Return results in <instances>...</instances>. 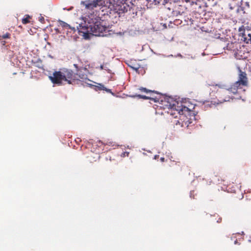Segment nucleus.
<instances>
[{
	"label": "nucleus",
	"instance_id": "5701e85b",
	"mask_svg": "<svg viewBox=\"0 0 251 251\" xmlns=\"http://www.w3.org/2000/svg\"><path fill=\"white\" fill-rule=\"evenodd\" d=\"M44 18L43 17H42L41 19H40V21L42 22V21H44Z\"/></svg>",
	"mask_w": 251,
	"mask_h": 251
},
{
	"label": "nucleus",
	"instance_id": "f3484780",
	"mask_svg": "<svg viewBox=\"0 0 251 251\" xmlns=\"http://www.w3.org/2000/svg\"><path fill=\"white\" fill-rule=\"evenodd\" d=\"M74 66L75 67V68L76 69V71L78 72V71L80 70V68L79 67L78 65L75 64H74Z\"/></svg>",
	"mask_w": 251,
	"mask_h": 251
},
{
	"label": "nucleus",
	"instance_id": "6e6552de",
	"mask_svg": "<svg viewBox=\"0 0 251 251\" xmlns=\"http://www.w3.org/2000/svg\"><path fill=\"white\" fill-rule=\"evenodd\" d=\"M230 94H227L226 95H225L223 93V91L219 94V98L221 99V102L223 101H228L230 100L231 98V96L229 95Z\"/></svg>",
	"mask_w": 251,
	"mask_h": 251
},
{
	"label": "nucleus",
	"instance_id": "b1692460",
	"mask_svg": "<svg viewBox=\"0 0 251 251\" xmlns=\"http://www.w3.org/2000/svg\"><path fill=\"white\" fill-rule=\"evenodd\" d=\"M237 243V240H236V241L234 242V243H235V244H236Z\"/></svg>",
	"mask_w": 251,
	"mask_h": 251
},
{
	"label": "nucleus",
	"instance_id": "4468645a",
	"mask_svg": "<svg viewBox=\"0 0 251 251\" xmlns=\"http://www.w3.org/2000/svg\"><path fill=\"white\" fill-rule=\"evenodd\" d=\"M140 90L142 92H144L145 93L152 92V91L151 90H148L146 88L141 87L140 88Z\"/></svg>",
	"mask_w": 251,
	"mask_h": 251
},
{
	"label": "nucleus",
	"instance_id": "423d86ee",
	"mask_svg": "<svg viewBox=\"0 0 251 251\" xmlns=\"http://www.w3.org/2000/svg\"><path fill=\"white\" fill-rule=\"evenodd\" d=\"M238 84L243 86H247L248 84V79L247 74L239 69L238 80L236 81Z\"/></svg>",
	"mask_w": 251,
	"mask_h": 251
},
{
	"label": "nucleus",
	"instance_id": "dca6fc26",
	"mask_svg": "<svg viewBox=\"0 0 251 251\" xmlns=\"http://www.w3.org/2000/svg\"><path fill=\"white\" fill-rule=\"evenodd\" d=\"M138 97L140 98H142L144 100H148V99H150V98L147 97V96H144V95H139L138 96Z\"/></svg>",
	"mask_w": 251,
	"mask_h": 251
},
{
	"label": "nucleus",
	"instance_id": "f03ea898",
	"mask_svg": "<svg viewBox=\"0 0 251 251\" xmlns=\"http://www.w3.org/2000/svg\"><path fill=\"white\" fill-rule=\"evenodd\" d=\"M168 113L175 118H177V115H179V120H177L175 124L176 126H180L181 127H187L196 120L195 112L182 104L176 106L174 105L169 109Z\"/></svg>",
	"mask_w": 251,
	"mask_h": 251
},
{
	"label": "nucleus",
	"instance_id": "f8f14e48",
	"mask_svg": "<svg viewBox=\"0 0 251 251\" xmlns=\"http://www.w3.org/2000/svg\"><path fill=\"white\" fill-rule=\"evenodd\" d=\"M30 18V17L28 15H26L25 17L22 19V23L25 25L29 23Z\"/></svg>",
	"mask_w": 251,
	"mask_h": 251
},
{
	"label": "nucleus",
	"instance_id": "0eeeda50",
	"mask_svg": "<svg viewBox=\"0 0 251 251\" xmlns=\"http://www.w3.org/2000/svg\"><path fill=\"white\" fill-rule=\"evenodd\" d=\"M242 86L238 84L237 82L234 83L230 87L226 90L223 91V93L225 95L227 94H233L234 95L238 93V90L242 89Z\"/></svg>",
	"mask_w": 251,
	"mask_h": 251
},
{
	"label": "nucleus",
	"instance_id": "4be33fe9",
	"mask_svg": "<svg viewBox=\"0 0 251 251\" xmlns=\"http://www.w3.org/2000/svg\"><path fill=\"white\" fill-rule=\"evenodd\" d=\"M183 1L186 2L187 3L190 2V0H182Z\"/></svg>",
	"mask_w": 251,
	"mask_h": 251
},
{
	"label": "nucleus",
	"instance_id": "412c9836",
	"mask_svg": "<svg viewBox=\"0 0 251 251\" xmlns=\"http://www.w3.org/2000/svg\"><path fill=\"white\" fill-rule=\"evenodd\" d=\"M160 161L162 162H163L165 161V158L164 157H161L160 158Z\"/></svg>",
	"mask_w": 251,
	"mask_h": 251
},
{
	"label": "nucleus",
	"instance_id": "20e7f679",
	"mask_svg": "<svg viewBox=\"0 0 251 251\" xmlns=\"http://www.w3.org/2000/svg\"><path fill=\"white\" fill-rule=\"evenodd\" d=\"M109 7L119 14L129 11L133 14H137L136 6L127 0H110Z\"/></svg>",
	"mask_w": 251,
	"mask_h": 251
},
{
	"label": "nucleus",
	"instance_id": "ddd939ff",
	"mask_svg": "<svg viewBox=\"0 0 251 251\" xmlns=\"http://www.w3.org/2000/svg\"><path fill=\"white\" fill-rule=\"evenodd\" d=\"M129 66L130 67H131L132 69H133V70H135L136 71H137L139 68H140V67L138 65H129Z\"/></svg>",
	"mask_w": 251,
	"mask_h": 251
},
{
	"label": "nucleus",
	"instance_id": "9d476101",
	"mask_svg": "<svg viewBox=\"0 0 251 251\" xmlns=\"http://www.w3.org/2000/svg\"><path fill=\"white\" fill-rule=\"evenodd\" d=\"M33 65L39 68V69H43V65L42 64V61L40 59H38L36 61L34 62L33 61H32Z\"/></svg>",
	"mask_w": 251,
	"mask_h": 251
},
{
	"label": "nucleus",
	"instance_id": "a211bd4d",
	"mask_svg": "<svg viewBox=\"0 0 251 251\" xmlns=\"http://www.w3.org/2000/svg\"><path fill=\"white\" fill-rule=\"evenodd\" d=\"M128 154H129V152H124L123 153V154L122 155V156H124V157H125L126 156H128Z\"/></svg>",
	"mask_w": 251,
	"mask_h": 251
},
{
	"label": "nucleus",
	"instance_id": "7ed1b4c3",
	"mask_svg": "<svg viewBox=\"0 0 251 251\" xmlns=\"http://www.w3.org/2000/svg\"><path fill=\"white\" fill-rule=\"evenodd\" d=\"M54 84L61 85L64 83L74 85L80 81L79 75L75 74L71 70L64 69L60 71H54L51 75L49 76Z\"/></svg>",
	"mask_w": 251,
	"mask_h": 251
},
{
	"label": "nucleus",
	"instance_id": "1a4fd4ad",
	"mask_svg": "<svg viewBox=\"0 0 251 251\" xmlns=\"http://www.w3.org/2000/svg\"><path fill=\"white\" fill-rule=\"evenodd\" d=\"M242 34V37L244 38V41L247 43H249L250 41L251 42V34L249 33H246L244 31L243 33H241Z\"/></svg>",
	"mask_w": 251,
	"mask_h": 251
},
{
	"label": "nucleus",
	"instance_id": "39448f33",
	"mask_svg": "<svg viewBox=\"0 0 251 251\" xmlns=\"http://www.w3.org/2000/svg\"><path fill=\"white\" fill-rule=\"evenodd\" d=\"M82 3L88 9H93L97 6H100L102 4L101 0H88L87 1H83Z\"/></svg>",
	"mask_w": 251,
	"mask_h": 251
},
{
	"label": "nucleus",
	"instance_id": "6ab92c4d",
	"mask_svg": "<svg viewBox=\"0 0 251 251\" xmlns=\"http://www.w3.org/2000/svg\"><path fill=\"white\" fill-rule=\"evenodd\" d=\"M104 90H105V91H106L107 92L110 93H112V91H111V90L110 89H107L106 88V89H104Z\"/></svg>",
	"mask_w": 251,
	"mask_h": 251
},
{
	"label": "nucleus",
	"instance_id": "aec40b11",
	"mask_svg": "<svg viewBox=\"0 0 251 251\" xmlns=\"http://www.w3.org/2000/svg\"><path fill=\"white\" fill-rule=\"evenodd\" d=\"M104 90H105V91H106L107 92L110 93H112V91H111V90L110 89H107L106 88V89H104Z\"/></svg>",
	"mask_w": 251,
	"mask_h": 251
},
{
	"label": "nucleus",
	"instance_id": "f257e3e1",
	"mask_svg": "<svg viewBox=\"0 0 251 251\" xmlns=\"http://www.w3.org/2000/svg\"><path fill=\"white\" fill-rule=\"evenodd\" d=\"M103 23L100 17L93 12L85 17L84 23L79 24L77 28L79 32L84 34H91L95 36H105L109 30Z\"/></svg>",
	"mask_w": 251,
	"mask_h": 251
},
{
	"label": "nucleus",
	"instance_id": "9b49d317",
	"mask_svg": "<svg viewBox=\"0 0 251 251\" xmlns=\"http://www.w3.org/2000/svg\"><path fill=\"white\" fill-rule=\"evenodd\" d=\"M59 23H60V25L63 27L68 28L69 29H71L73 30L74 31L75 30V27H72L69 25H68L67 23H66L63 21H60Z\"/></svg>",
	"mask_w": 251,
	"mask_h": 251
},
{
	"label": "nucleus",
	"instance_id": "2eb2a0df",
	"mask_svg": "<svg viewBox=\"0 0 251 251\" xmlns=\"http://www.w3.org/2000/svg\"><path fill=\"white\" fill-rule=\"evenodd\" d=\"M98 88L100 90H104V89H106V87L102 84H99V85L98 86Z\"/></svg>",
	"mask_w": 251,
	"mask_h": 251
}]
</instances>
